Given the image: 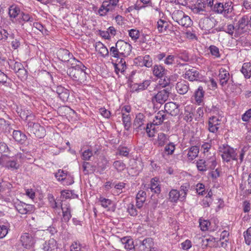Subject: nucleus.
<instances>
[{"label": "nucleus", "mask_w": 251, "mask_h": 251, "mask_svg": "<svg viewBox=\"0 0 251 251\" xmlns=\"http://www.w3.org/2000/svg\"><path fill=\"white\" fill-rule=\"evenodd\" d=\"M193 118V113L189 108L185 109L184 113V120L187 122H191Z\"/></svg>", "instance_id": "6e6d98bb"}, {"label": "nucleus", "mask_w": 251, "mask_h": 251, "mask_svg": "<svg viewBox=\"0 0 251 251\" xmlns=\"http://www.w3.org/2000/svg\"><path fill=\"white\" fill-rule=\"evenodd\" d=\"M199 149L197 146H193L189 148L187 153V157L189 160H193L198 155Z\"/></svg>", "instance_id": "c9c22d12"}, {"label": "nucleus", "mask_w": 251, "mask_h": 251, "mask_svg": "<svg viewBox=\"0 0 251 251\" xmlns=\"http://www.w3.org/2000/svg\"><path fill=\"white\" fill-rule=\"evenodd\" d=\"M209 50L211 54L214 56L215 58H219L220 57L219 50L216 46L211 45L209 47Z\"/></svg>", "instance_id": "052dcab7"}, {"label": "nucleus", "mask_w": 251, "mask_h": 251, "mask_svg": "<svg viewBox=\"0 0 251 251\" xmlns=\"http://www.w3.org/2000/svg\"><path fill=\"white\" fill-rule=\"evenodd\" d=\"M199 226L201 229L202 231H205L208 229V227L210 225V223L209 221L205 220L202 218H200L199 220Z\"/></svg>", "instance_id": "09e8293b"}, {"label": "nucleus", "mask_w": 251, "mask_h": 251, "mask_svg": "<svg viewBox=\"0 0 251 251\" xmlns=\"http://www.w3.org/2000/svg\"><path fill=\"white\" fill-rule=\"evenodd\" d=\"M191 9L195 14H203L207 11L205 1L201 0H198L196 4L191 6Z\"/></svg>", "instance_id": "2eb2a0df"}, {"label": "nucleus", "mask_w": 251, "mask_h": 251, "mask_svg": "<svg viewBox=\"0 0 251 251\" xmlns=\"http://www.w3.org/2000/svg\"><path fill=\"white\" fill-rule=\"evenodd\" d=\"M244 236L246 244L250 245L251 244V226L244 232Z\"/></svg>", "instance_id": "bf43d9fd"}, {"label": "nucleus", "mask_w": 251, "mask_h": 251, "mask_svg": "<svg viewBox=\"0 0 251 251\" xmlns=\"http://www.w3.org/2000/svg\"><path fill=\"white\" fill-rule=\"evenodd\" d=\"M146 193L142 190L138 192L136 195V206L138 208L140 209L142 207L144 202L146 201Z\"/></svg>", "instance_id": "c756f323"}, {"label": "nucleus", "mask_w": 251, "mask_h": 251, "mask_svg": "<svg viewBox=\"0 0 251 251\" xmlns=\"http://www.w3.org/2000/svg\"><path fill=\"white\" fill-rule=\"evenodd\" d=\"M151 83V80H146L144 81L142 83L136 84V85L137 86L136 88V90H137V91L144 90L148 88V87L150 85Z\"/></svg>", "instance_id": "864d4df0"}, {"label": "nucleus", "mask_w": 251, "mask_h": 251, "mask_svg": "<svg viewBox=\"0 0 251 251\" xmlns=\"http://www.w3.org/2000/svg\"><path fill=\"white\" fill-rule=\"evenodd\" d=\"M206 163L208 169L214 170L217 165L216 157L214 154L212 155L209 158H207Z\"/></svg>", "instance_id": "a19ab883"}, {"label": "nucleus", "mask_w": 251, "mask_h": 251, "mask_svg": "<svg viewBox=\"0 0 251 251\" xmlns=\"http://www.w3.org/2000/svg\"><path fill=\"white\" fill-rule=\"evenodd\" d=\"M204 91L202 87L199 86L195 92V99L197 104H200L203 100Z\"/></svg>", "instance_id": "7c9ffc66"}, {"label": "nucleus", "mask_w": 251, "mask_h": 251, "mask_svg": "<svg viewBox=\"0 0 251 251\" xmlns=\"http://www.w3.org/2000/svg\"><path fill=\"white\" fill-rule=\"evenodd\" d=\"M177 57L183 61L187 62L189 60V56L186 51H182L177 54Z\"/></svg>", "instance_id": "774afa93"}, {"label": "nucleus", "mask_w": 251, "mask_h": 251, "mask_svg": "<svg viewBox=\"0 0 251 251\" xmlns=\"http://www.w3.org/2000/svg\"><path fill=\"white\" fill-rule=\"evenodd\" d=\"M176 90L177 92L181 95L186 94L189 89L188 83L187 81H183L178 82L176 85Z\"/></svg>", "instance_id": "cd10ccee"}, {"label": "nucleus", "mask_w": 251, "mask_h": 251, "mask_svg": "<svg viewBox=\"0 0 251 251\" xmlns=\"http://www.w3.org/2000/svg\"><path fill=\"white\" fill-rule=\"evenodd\" d=\"M27 130L38 138H41L45 135L46 130L43 126L33 121H28L27 124Z\"/></svg>", "instance_id": "423d86ee"}, {"label": "nucleus", "mask_w": 251, "mask_h": 251, "mask_svg": "<svg viewBox=\"0 0 251 251\" xmlns=\"http://www.w3.org/2000/svg\"><path fill=\"white\" fill-rule=\"evenodd\" d=\"M139 59L142 62V65L146 67L150 68L152 66V60L149 55H146L143 57H139Z\"/></svg>", "instance_id": "37998d69"}, {"label": "nucleus", "mask_w": 251, "mask_h": 251, "mask_svg": "<svg viewBox=\"0 0 251 251\" xmlns=\"http://www.w3.org/2000/svg\"><path fill=\"white\" fill-rule=\"evenodd\" d=\"M199 73L194 68L189 69L185 73V78L190 81L197 80L199 78Z\"/></svg>", "instance_id": "bb28decb"}, {"label": "nucleus", "mask_w": 251, "mask_h": 251, "mask_svg": "<svg viewBox=\"0 0 251 251\" xmlns=\"http://www.w3.org/2000/svg\"><path fill=\"white\" fill-rule=\"evenodd\" d=\"M43 249L44 251H61V248L54 239L45 242L43 245Z\"/></svg>", "instance_id": "4468645a"}, {"label": "nucleus", "mask_w": 251, "mask_h": 251, "mask_svg": "<svg viewBox=\"0 0 251 251\" xmlns=\"http://www.w3.org/2000/svg\"><path fill=\"white\" fill-rule=\"evenodd\" d=\"M122 121L123 124L124 125V127L126 130H128L131 126V117H124L122 118Z\"/></svg>", "instance_id": "0e129e2a"}, {"label": "nucleus", "mask_w": 251, "mask_h": 251, "mask_svg": "<svg viewBox=\"0 0 251 251\" xmlns=\"http://www.w3.org/2000/svg\"><path fill=\"white\" fill-rule=\"evenodd\" d=\"M15 157L16 161L9 160L6 161L5 164H2L1 161H0V163L8 169L12 170L18 169L25 159V156L24 154L20 152L16 155Z\"/></svg>", "instance_id": "0eeeda50"}, {"label": "nucleus", "mask_w": 251, "mask_h": 251, "mask_svg": "<svg viewBox=\"0 0 251 251\" xmlns=\"http://www.w3.org/2000/svg\"><path fill=\"white\" fill-rule=\"evenodd\" d=\"M170 25L169 23L164 20L159 19L156 23V28L159 33L167 34L168 33Z\"/></svg>", "instance_id": "412c9836"}, {"label": "nucleus", "mask_w": 251, "mask_h": 251, "mask_svg": "<svg viewBox=\"0 0 251 251\" xmlns=\"http://www.w3.org/2000/svg\"><path fill=\"white\" fill-rule=\"evenodd\" d=\"M246 26H249L248 17L247 16H244L238 22V29L243 30Z\"/></svg>", "instance_id": "49530a36"}, {"label": "nucleus", "mask_w": 251, "mask_h": 251, "mask_svg": "<svg viewBox=\"0 0 251 251\" xmlns=\"http://www.w3.org/2000/svg\"><path fill=\"white\" fill-rule=\"evenodd\" d=\"M163 77H164L163 79L161 78H160L158 84L160 87L164 88L169 85L170 83V78L166 76V75Z\"/></svg>", "instance_id": "680f3d73"}, {"label": "nucleus", "mask_w": 251, "mask_h": 251, "mask_svg": "<svg viewBox=\"0 0 251 251\" xmlns=\"http://www.w3.org/2000/svg\"><path fill=\"white\" fill-rule=\"evenodd\" d=\"M220 120L215 116H212L208 120V129L212 133H216L220 127Z\"/></svg>", "instance_id": "a211bd4d"}, {"label": "nucleus", "mask_w": 251, "mask_h": 251, "mask_svg": "<svg viewBox=\"0 0 251 251\" xmlns=\"http://www.w3.org/2000/svg\"><path fill=\"white\" fill-rule=\"evenodd\" d=\"M99 201L100 202V205L104 208L109 209V207L112 204V201L110 200L100 197L99 198Z\"/></svg>", "instance_id": "5fc2aeb1"}, {"label": "nucleus", "mask_w": 251, "mask_h": 251, "mask_svg": "<svg viewBox=\"0 0 251 251\" xmlns=\"http://www.w3.org/2000/svg\"><path fill=\"white\" fill-rule=\"evenodd\" d=\"M61 209L63 213L61 221L67 223L72 217L70 205L67 202L63 203L61 205Z\"/></svg>", "instance_id": "f3484780"}, {"label": "nucleus", "mask_w": 251, "mask_h": 251, "mask_svg": "<svg viewBox=\"0 0 251 251\" xmlns=\"http://www.w3.org/2000/svg\"><path fill=\"white\" fill-rule=\"evenodd\" d=\"M17 75L21 79H25L26 78L27 76V71L23 67H22L19 71H17Z\"/></svg>", "instance_id": "e2e57ef3"}, {"label": "nucleus", "mask_w": 251, "mask_h": 251, "mask_svg": "<svg viewBox=\"0 0 251 251\" xmlns=\"http://www.w3.org/2000/svg\"><path fill=\"white\" fill-rule=\"evenodd\" d=\"M169 137L164 133H159L158 134L156 144L158 146L162 147L164 146L169 140Z\"/></svg>", "instance_id": "473e14b6"}, {"label": "nucleus", "mask_w": 251, "mask_h": 251, "mask_svg": "<svg viewBox=\"0 0 251 251\" xmlns=\"http://www.w3.org/2000/svg\"><path fill=\"white\" fill-rule=\"evenodd\" d=\"M220 151L224 161L228 162L231 160H237L236 151L229 146L223 145L220 147Z\"/></svg>", "instance_id": "39448f33"}, {"label": "nucleus", "mask_w": 251, "mask_h": 251, "mask_svg": "<svg viewBox=\"0 0 251 251\" xmlns=\"http://www.w3.org/2000/svg\"><path fill=\"white\" fill-rule=\"evenodd\" d=\"M125 67L126 61L121 58V61L119 63L115 64V72L117 74H118L119 71L123 72L124 71Z\"/></svg>", "instance_id": "4d7b16f0"}, {"label": "nucleus", "mask_w": 251, "mask_h": 251, "mask_svg": "<svg viewBox=\"0 0 251 251\" xmlns=\"http://www.w3.org/2000/svg\"><path fill=\"white\" fill-rule=\"evenodd\" d=\"M165 111L172 116H175L179 114L178 105L173 102H167L165 104Z\"/></svg>", "instance_id": "6ab92c4d"}, {"label": "nucleus", "mask_w": 251, "mask_h": 251, "mask_svg": "<svg viewBox=\"0 0 251 251\" xmlns=\"http://www.w3.org/2000/svg\"><path fill=\"white\" fill-rule=\"evenodd\" d=\"M152 127V125L147 123L146 117L144 114L139 113L136 114L133 124L134 131L138 133L146 130L149 136L151 137L154 136L155 133L154 128L151 129Z\"/></svg>", "instance_id": "f03ea898"}, {"label": "nucleus", "mask_w": 251, "mask_h": 251, "mask_svg": "<svg viewBox=\"0 0 251 251\" xmlns=\"http://www.w3.org/2000/svg\"><path fill=\"white\" fill-rule=\"evenodd\" d=\"M197 167L199 171L204 172L208 170V167H207L206 161L204 159H200L197 161L196 163Z\"/></svg>", "instance_id": "8fccbe9b"}, {"label": "nucleus", "mask_w": 251, "mask_h": 251, "mask_svg": "<svg viewBox=\"0 0 251 251\" xmlns=\"http://www.w3.org/2000/svg\"><path fill=\"white\" fill-rule=\"evenodd\" d=\"M20 9L16 5H12L9 8L8 14L11 18H15L20 13Z\"/></svg>", "instance_id": "58836bf2"}, {"label": "nucleus", "mask_w": 251, "mask_h": 251, "mask_svg": "<svg viewBox=\"0 0 251 251\" xmlns=\"http://www.w3.org/2000/svg\"><path fill=\"white\" fill-rule=\"evenodd\" d=\"M241 71L246 78H250L251 77V64L249 62L244 63Z\"/></svg>", "instance_id": "72a5a7b5"}, {"label": "nucleus", "mask_w": 251, "mask_h": 251, "mask_svg": "<svg viewBox=\"0 0 251 251\" xmlns=\"http://www.w3.org/2000/svg\"><path fill=\"white\" fill-rule=\"evenodd\" d=\"M34 244L33 236L28 233H24L20 238V242L17 244V249L19 251H23L25 249L30 248Z\"/></svg>", "instance_id": "20e7f679"}, {"label": "nucleus", "mask_w": 251, "mask_h": 251, "mask_svg": "<svg viewBox=\"0 0 251 251\" xmlns=\"http://www.w3.org/2000/svg\"><path fill=\"white\" fill-rule=\"evenodd\" d=\"M166 115L165 114V112L163 111H159L158 112H157L152 121V123L150 125H152V127L151 128V129L152 128H154V126H158L162 124L163 121L166 119ZM155 131V130L154 129Z\"/></svg>", "instance_id": "393cba45"}, {"label": "nucleus", "mask_w": 251, "mask_h": 251, "mask_svg": "<svg viewBox=\"0 0 251 251\" xmlns=\"http://www.w3.org/2000/svg\"><path fill=\"white\" fill-rule=\"evenodd\" d=\"M120 242L124 245L125 249L126 251H136L137 245H134L132 239L130 237L126 236L120 239Z\"/></svg>", "instance_id": "dca6fc26"}, {"label": "nucleus", "mask_w": 251, "mask_h": 251, "mask_svg": "<svg viewBox=\"0 0 251 251\" xmlns=\"http://www.w3.org/2000/svg\"><path fill=\"white\" fill-rule=\"evenodd\" d=\"M218 77L220 84L224 89H226L229 84L230 75L228 71L224 68H221L219 71Z\"/></svg>", "instance_id": "6e6552de"}, {"label": "nucleus", "mask_w": 251, "mask_h": 251, "mask_svg": "<svg viewBox=\"0 0 251 251\" xmlns=\"http://www.w3.org/2000/svg\"><path fill=\"white\" fill-rule=\"evenodd\" d=\"M18 112L19 113V115L21 118L25 119L26 121L27 124L28 121H34L35 119V115L30 110H27L25 108H21Z\"/></svg>", "instance_id": "b1692460"}, {"label": "nucleus", "mask_w": 251, "mask_h": 251, "mask_svg": "<svg viewBox=\"0 0 251 251\" xmlns=\"http://www.w3.org/2000/svg\"><path fill=\"white\" fill-rule=\"evenodd\" d=\"M170 93L168 88L160 90L152 98V101L163 104L168 100Z\"/></svg>", "instance_id": "f8f14e48"}, {"label": "nucleus", "mask_w": 251, "mask_h": 251, "mask_svg": "<svg viewBox=\"0 0 251 251\" xmlns=\"http://www.w3.org/2000/svg\"><path fill=\"white\" fill-rule=\"evenodd\" d=\"M152 72L154 76L161 78L167 75L168 71L162 65L156 64L152 67Z\"/></svg>", "instance_id": "aec40b11"}, {"label": "nucleus", "mask_w": 251, "mask_h": 251, "mask_svg": "<svg viewBox=\"0 0 251 251\" xmlns=\"http://www.w3.org/2000/svg\"><path fill=\"white\" fill-rule=\"evenodd\" d=\"M95 49L103 57H106L109 56V51L107 48L101 42H96L95 44Z\"/></svg>", "instance_id": "a878e982"}, {"label": "nucleus", "mask_w": 251, "mask_h": 251, "mask_svg": "<svg viewBox=\"0 0 251 251\" xmlns=\"http://www.w3.org/2000/svg\"><path fill=\"white\" fill-rule=\"evenodd\" d=\"M212 10L217 14H222L227 19H231L233 16V6L231 2H226L225 4L221 2L215 3Z\"/></svg>", "instance_id": "7ed1b4c3"}, {"label": "nucleus", "mask_w": 251, "mask_h": 251, "mask_svg": "<svg viewBox=\"0 0 251 251\" xmlns=\"http://www.w3.org/2000/svg\"><path fill=\"white\" fill-rule=\"evenodd\" d=\"M117 6V5L108 1H104L97 13L100 16H104L109 12L115 11Z\"/></svg>", "instance_id": "1a4fd4ad"}, {"label": "nucleus", "mask_w": 251, "mask_h": 251, "mask_svg": "<svg viewBox=\"0 0 251 251\" xmlns=\"http://www.w3.org/2000/svg\"><path fill=\"white\" fill-rule=\"evenodd\" d=\"M150 189L151 191L154 193L159 194L160 192L161 189L159 185V181L158 178L154 177L151 179V181Z\"/></svg>", "instance_id": "2f4dec72"}, {"label": "nucleus", "mask_w": 251, "mask_h": 251, "mask_svg": "<svg viewBox=\"0 0 251 251\" xmlns=\"http://www.w3.org/2000/svg\"><path fill=\"white\" fill-rule=\"evenodd\" d=\"M55 176L59 181H64L68 179L69 181H66L65 183L66 185H71L74 183L73 178L62 170H58V172L55 174Z\"/></svg>", "instance_id": "4be33fe9"}, {"label": "nucleus", "mask_w": 251, "mask_h": 251, "mask_svg": "<svg viewBox=\"0 0 251 251\" xmlns=\"http://www.w3.org/2000/svg\"><path fill=\"white\" fill-rule=\"evenodd\" d=\"M169 200L171 202H176L180 198V192L176 189H172L169 193Z\"/></svg>", "instance_id": "79ce46f5"}, {"label": "nucleus", "mask_w": 251, "mask_h": 251, "mask_svg": "<svg viewBox=\"0 0 251 251\" xmlns=\"http://www.w3.org/2000/svg\"><path fill=\"white\" fill-rule=\"evenodd\" d=\"M70 251H83L80 243L74 242L70 246Z\"/></svg>", "instance_id": "69168bd1"}, {"label": "nucleus", "mask_w": 251, "mask_h": 251, "mask_svg": "<svg viewBox=\"0 0 251 251\" xmlns=\"http://www.w3.org/2000/svg\"><path fill=\"white\" fill-rule=\"evenodd\" d=\"M190 188V185L188 183L183 184L180 188V200L183 201L185 200L188 190Z\"/></svg>", "instance_id": "e433bc0d"}, {"label": "nucleus", "mask_w": 251, "mask_h": 251, "mask_svg": "<svg viewBox=\"0 0 251 251\" xmlns=\"http://www.w3.org/2000/svg\"><path fill=\"white\" fill-rule=\"evenodd\" d=\"M128 33L131 40L135 42L137 41L140 37V31L136 28H132L128 30Z\"/></svg>", "instance_id": "a18cd8bd"}, {"label": "nucleus", "mask_w": 251, "mask_h": 251, "mask_svg": "<svg viewBox=\"0 0 251 251\" xmlns=\"http://www.w3.org/2000/svg\"><path fill=\"white\" fill-rule=\"evenodd\" d=\"M240 188L243 193L246 195L251 194V185L246 180L242 181L240 185Z\"/></svg>", "instance_id": "ea45409f"}, {"label": "nucleus", "mask_w": 251, "mask_h": 251, "mask_svg": "<svg viewBox=\"0 0 251 251\" xmlns=\"http://www.w3.org/2000/svg\"><path fill=\"white\" fill-rule=\"evenodd\" d=\"M185 15V14L181 10H175L172 14V18L174 21L178 23Z\"/></svg>", "instance_id": "c03bdc74"}, {"label": "nucleus", "mask_w": 251, "mask_h": 251, "mask_svg": "<svg viewBox=\"0 0 251 251\" xmlns=\"http://www.w3.org/2000/svg\"><path fill=\"white\" fill-rule=\"evenodd\" d=\"M113 166L118 172H122L126 169V165L122 161L117 160L113 162Z\"/></svg>", "instance_id": "603ef678"}, {"label": "nucleus", "mask_w": 251, "mask_h": 251, "mask_svg": "<svg viewBox=\"0 0 251 251\" xmlns=\"http://www.w3.org/2000/svg\"><path fill=\"white\" fill-rule=\"evenodd\" d=\"M110 55L115 58H121L122 56L120 54V51L118 50V47L116 46V44L115 46H112L110 48L109 53Z\"/></svg>", "instance_id": "3c124183"}, {"label": "nucleus", "mask_w": 251, "mask_h": 251, "mask_svg": "<svg viewBox=\"0 0 251 251\" xmlns=\"http://www.w3.org/2000/svg\"><path fill=\"white\" fill-rule=\"evenodd\" d=\"M178 24L183 26L189 27L192 25V21L190 18L185 14Z\"/></svg>", "instance_id": "de8ad7c7"}, {"label": "nucleus", "mask_w": 251, "mask_h": 251, "mask_svg": "<svg viewBox=\"0 0 251 251\" xmlns=\"http://www.w3.org/2000/svg\"><path fill=\"white\" fill-rule=\"evenodd\" d=\"M176 145L173 142H169L164 148L163 156L172 155L174 153Z\"/></svg>", "instance_id": "f704fd0d"}, {"label": "nucleus", "mask_w": 251, "mask_h": 251, "mask_svg": "<svg viewBox=\"0 0 251 251\" xmlns=\"http://www.w3.org/2000/svg\"><path fill=\"white\" fill-rule=\"evenodd\" d=\"M52 90L58 95V97L63 102L67 101L69 97L70 93L68 89L62 86H57L52 88Z\"/></svg>", "instance_id": "ddd939ff"}, {"label": "nucleus", "mask_w": 251, "mask_h": 251, "mask_svg": "<svg viewBox=\"0 0 251 251\" xmlns=\"http://www.w3.org/2000/svg\"><path fill=\"white\" fill-rule=\"evenodd\" d=\"M58 57L63 62L69 61L72 56L69 51L66 49H60L57 53Z\"/></svg>", "instance_id": "c85d7f7f"}, {"label": "nucleus", "mask_w": 251, "mask_h": 251, "mask_svg": "<svg viewBox=\"0 0 251 251\" xmlns=\"http://www.w3.org/2000/svg\"><path fill=\"white\" fill-rule=\"evenodd\" d=\"M86 67L81 63H79L73 67L69 69L67 73L70 77L78 84L85 85L88 81L89 75L86 71Z\"/></svg>", "instance_id": "f257e3e1"}, {"label": "nucleus", "mask_w": 251, "mask_h": 251, "mask_svg": "<svg viewBox=\"0 0 251 251\" xmlns=\"http://www.w3.org/2000/svg\"><path fill=\"white\" fill-rule=\"evenodd\" d=\"M21 19L25 22L32 23L33 22V18L30 15L22 12L21 13Z\"/></svg>", "instance_id": "338daca9"}, {"label": "nucleus", "mask_w": 251, "mask_h": 251, "mask_svg": "<svg viewBox=\"0 0 251 251\" xmlns=\"http://www.w3.org/2000/svg\"><path fill=\"white\" fill-rule=\"evenodd\" d=\"M13 137L16 141L20 143H23L26 139L25 135L19 130H14L13 131Z\"/></svg>", "instance_id": "4c0bfd02"}, {"label": "nucleus", "mask_w": 251, "mask_h": 251, "mask_svg": "<svg viewBox=\"0 0 251 251\" xmlns=\"http://www.w3.org/2000/svg\"><path fill=\"white\" fill-rule=\"evenodd\" d=\"M153 246L152 239L150 238H146L138 246H137L136 251H149L151 248Z\"/></svg>", "instance_id": "5701e85b"}, {"label": "nucleus", "mask_w": 251, "mask_h": 251, "mask_svg": "<svg viewBox=\"0 0 251 251\" xmlns=\"http://www.w3.org/2000/svg\"><path fill=\"white\" fill-rule=\"evenodd\" d=\"M15 207L18 212L21 214H28L34 211L33 205L27 204L22 201H19L15 204Z\"/></svg>", "instance_id": "9b49d317"}, {"label": "nucleus", "mask_w": 251, "mask_h": 251, "mask_svg": "<svg viewBox=\"0 0 251 251\" xmlns=\"http://www.w3.org/2000/svg\"><path fill=\"white\" fill-rule=\"evenodd\" d=\"M127 212L132 216H135L138 214V210L135 207L133 203H130L127 205Z\"/></svg>", "instance_id": "13d9d810"}, {"label": "nucleus", "mask_w": 251, "mask_h": 251, "mask_svg": "<svg viewBox=\"0 0 251 251\" xmlns=\"http://www.w3.org/2000/svg\"><path fill=\"white\" fill-rule=\"evenodd\" d=\"M116 46L118 47V50L120 51V54L122 57L128 56L131 51V45L123 40L118 41L116 43Z\"/></svg>", "instance_id": "9d476101"}]
</instances>
